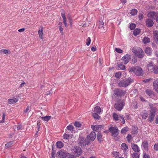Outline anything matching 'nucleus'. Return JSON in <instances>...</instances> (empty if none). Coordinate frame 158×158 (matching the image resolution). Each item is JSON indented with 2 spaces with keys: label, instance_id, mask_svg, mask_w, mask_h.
<instances>
[{
  "label": "nucleus",
  "instance_id": "nucleus-1",
  "mask_svg": "<svg viewBox=\"0 0 158 158\" xmlns=\"http://www.w3.org/2000/svg\"><path fill=\"white\" fill-rule=\"evenodd\" d=\"M128 70L130 73H133L138 76H142L143 74L142 69L138 66H134L129 67Z\"/></svg>",
  "mask_w": 158,
  "mask_h": 158
},
{
  "label": "nucleus",
  "instance_id": "nucleus-2",
  "mask_svg": "<svg viewBox=\"0 0 158 158\" xmlns=\"http://www.w3.org/2000/svg\"><path fill=\"white\" fill-rule=\"evenodd\" d=\"M133 81L130 78H128L120 81L118 83V85L120 87H126Z\"/></svg>",
  "mask_w": 158,
  "mask_h": 158
},
{
  "label": "nucleus",
  "instance_id": "nucleus-3",
  "mask_svg": "<svg viewBox=\"0 0 158 158\" xmlns=\"http://www.w3.org/2000/svg\"><path fill=\"white\" fill-rule=\"evenodd\" d=\"M156 110V108L155 107H152L150 112L149 115L148 119L150 123H151L153 120Z\"/></svg>",
  "mask_w": 158,
  "mask_h": 158
},
{
  "label": "nucleus",
  "instance_id": "nucleus-4",
  "mask_svg": "<svg viewBox=\"0 0 158 158\" xmlns=\"http://www.w3.org/2000/svg\"><path fill=\"white\" fill-rule=\"evenodd\" d=\"M114 95L117 97H121L124 95L126 92L122 89L118 88L115 89L113 91Z\"/></svg>",
  "mask_w": 158,
  "mask_h": 158
},
{
  "label": "nucleus",
  "instance_id": "nucleus-5",
  "mask_svg": "<svg viewBox=\"0 0 158 158\" xmlns=\"http://www.w3.org/2000/svg\"><path fill=\"white\" fill-rule=\"evenodd\" d=\"M78 142L79 145L82 147L88 144L89 143V141H88L87 139L86 140L84 137L81 136L78 138Z\"/></svg>",
  "mask_w": 158,
  "mask_h": 158
},
{
  "label": "nucleus",
  "instance_id": "nucleus-6",
  "mask_svg": "<svg viewBox=\"0 0 158 158\" xmlns=\"http://www.w3.org/2000/svg\"><path fill=\"white\" fill-rule=\"evenodd\" d=\"M125 103L123 100H119L114 105V108L118 111H121L123 108Z\"/></svg>",
  "mask_w": 158,
  "mask_h": 158
},
{
  "label": "nucleus",
  "instance_id": "nucleus-7",
  "mask_svg": "<svg viewBox=\"0 0 158 158\" xmlns=\"http://www.w3.org/2000/svg\"><path fill=\"white\" fill-rule=\"evenodd\" d=\"M132 52L139 58H142L143 57L144 52L140 48L133 50Z\"/></svg>",
  "mask_w": 158,
  "mask_h": 158
},
{
  "label": "nucleus",
  "instance_id": "nucleus-8",
  "mask_svg": "<svg viewBox=\"0 0 158 158\" xmlns=\"http://www.w3.org/2000/svg\"><path fill=\"white\" fill-rule=\"evenodd\" d=\"M109 130L111 132L112 135L114 137L117 136L119 133V131L117 127H110L109 128Z\"/></svg>",
  "mask_w": 158,
  "mask_h": 158
},
{
  "label": "nucleus",
  "instance_id": "nucleus-9",
  "mask_svg": "<svg viewBox=\"0 0 158 158\" xmlns=\"http://www.w3.org/2000/svg\"><path fill=\"white\" fill-rule=\"evenodd\" d=\"M148 142L146 140H143L142 143L141 148L144 152H147L148 149Z\"/></svg>",
  "mask_w": 158,
  "mask_h": 158
},
{
  "label": "nucleus",
  "instance_id": "nucleus-10",
  "mask_svg": "<svg viewBox=\"0 0 158 158\" xmlns=\"http://www.w3.org/2000/svg\"><path fill=\"white\" fill-rule=\"evenodd\" d=\"M73 150L74 153L78 156H80L82 153L81 148L77 146H75L73 147Z\"/></svg>",
  "mask_w": 158,
  "mask_h": 158
},
{
  "label": "nucleus",
  "instance_id": "nucleus-11",
  "mask_svg": "<svg viewBox=\"0 0 158 158\" xmlns=\"http://www.w3.org/2000/svg\"><path fill=\"white\" fill-rule=\"evenodd\" d=\"M131 59V56L128 54H126L121 59L122 63L124 64H127Z\"/></svg>",
  "mask_w": 158,
  "mask_h": 158
},
{
  "label": "nucleus",
  "instance_id": "nucleus-12",
  "mask_svg": "<svg viewBox=\"0 0 158 158\" xmlns=\"http://www.w3.org/2000/svg\"><path fill=\"white\" fill-rule=\"evenodd\" d=\"M96 137V134L94 131L91 132L90 134L88 135L87 137V140L89 141H93Z\"/></svg>",
  "mask_w": 158,
  "mask_h": 158
},
{
  "label": "nucleus",
  "instance_id": "nucleus-13",
  "mask_svg": "<svg viewBox=\"0 0 158 158\" xmlns=\"http://www.w3.org/2000/svg\"><path fill=\"white\" fill-rule=\"evenodd\" d=\"M104 125H95V126L92 125L91 128L94 131H99L101 130L104 127Z\"/></svg>",
  "mask_w": 158,
  "mask_h": 158
},
{
  "label": "nucleus",
  "instance_id": "nucleus-14",
  "mask_svg": "<svg viewBox=\"0 0 158 158\" xmlns=\"http://www.w3.org/2000/svg\"><path fill=\"white\" fill-rule=\"evenodd\" d=\"M158 15V12L155 11H151L148 14V16L149 18H152L154 19H155Z\"/></svg>",
  "mask_w": 158,
  "mask_h": 158
},
{
  "label": "nucleus",
  "instance_id": "nucleus-15",
  "mask_svg": "<svg viewBox=\"0 0 158 158\" xmlns=\"http://www.w3.org/2000/svg\"><path fill=\"white\" fill-rule=\"evenodd\" d=\"M60 158H66L67 156H68L69 153L63 152L62 151H60L58 152Z\"/></svg>",
  "mask_w": 158,
  "mask_h": 158
},
{
  "label": "nucleus",
  "instance_id": "nucleus-16",
  "mask_svg": "<svg viewBox=\"0 0 158 158\" xmlns=\"http://www.w3.org/2000/svg\"><path fill=\"white\" fill-rule=\"evenodd\" d=\"M155 65L153 64L152 63H150L147 65V67L148 70L150 72H152L154 71V68L155 67Z\"/></svg>",
  "mask_w": 158,
  "mask_h": 158
},
{
  "label": "nucleus",
  "instance_id": "nucleus-17",
  "mask_svg": "<svg viewBox=\"0 0 158 158\" xmlns=\"http://www.w3.org/2000/svg\"><path fill=\"white\" fill-rule=\"evenodd\" d=\"M131 147L133 150L135 152H139L140 151L139 148L137 144L132 143Z\"/></svg>",
  "mask_w": 158,
  "mask_h": 158
},
{
  "label": "nucleus",
  "instance_id": "nucleus-18",
  "mask_svg": "<svg viewBox=\"0 0 158 158\" xmlns=\"http://www.w3.org/2000/svg\"><path fill=\"white\" fill-rule=\"evenodd\" d=\"M146 23L147 26L149 27H152L154 24L153 21L149 19H147Z\"/></svg>",
  "mask_w": 158,
  "mask_h": 158
},
{
  "label": "nucleus",
  "instance_id": "nucleus-19",
  "mask_svg": "<svg viewBox=\"0 0 158 158\" xmlns=\"http://www.w3.org/2000/svg\"><path fill=\"white\" fill-rule=\"evenodd\" d=\"M152 50L149 47H147L144 50V51L148 55H151L152 52Z\"/></svg>",
  "mask_w": 158,
  "mask_h": 158
},
{
  "label": "nucleus",
  "instance_id": "nucleus-20",
  "mask_svg": "<svg viewBox=\"0 0 158 158\" xmlns=\"http://www.w3.org/2000/svg\"><path fill=\"white\" fill-rule=\"evenodd\" d=\"M153 33L155 41L156 43L158 44V31H154Z\"/></svg>",
  "mask_w": 158,
  "mask_h": 158
},
{
  "label": "nucleus",
  "instance_id": "nucleus-21",
  "mask_svg": "<svg viewBox=\"0 0 158 158\" xmlns=\"http://www.w3.org/2000/svg\"><path fill=\"white\" fill-rule=\"evenodd\" d=\"M18 101V99L17 98H15L13 99H9L8 100V102L9 104H12L15 103Z\"/></svg>",
  "mask_w": 158,
  "mask_h": 158
},
{
  "label": "nucleus",
  "instance_id": "nucleus-22",
  "mask_svg": "<svg viewBox=\"0 0 158 158\" xmlns=\"http://www.w3.org/2000/svg\"><path fill=\"white\" fill-rule=\"evenodd\" d=\"M61 15L62 17L63 20V23L64 24V26H65V27H67V24L66 22V19L65 17L64 13V12L61 13Z\"/></svg>",
  "mask_w": 158,
  "mask_h": 158
},
{
  "label": "nucleus",
  "instance_id": "nucleus-23",
  "mask_svg": "<svg viewBox=\"0 0 158 158\" xmlns=\"http://www.w3.org/2000/svg\"><path fill=\"white\" fill-rule=\"evenodd\" d=\"M148 115V113L145 111L142 112L141 113V116H142L143 119H145L147 118Z\"/></svg>",
  "mask_w": 158,
  "mask_h": 158
},
{
  "label": "nucleus",
  "instance_id": "nucleus-24",
  "mask_svg": "<svg viewBox=\"0 0 158 158\" xmlns=\"http://www.w3.org/2000/svg\"><path fill=\"white\" fill-rule=\"evenodd\" d=\"M44 121H48L50 119H52V118L51 116H46L44 117H40Z\"/></svg>",
  "mask_w": 158,
  "mask_h": 158
},
{
  "label": "nucleus",
  "instance_id": "nucleus-25",
  "mask_svg": "<svg viewBox=\"0 0 158 158\" xmlns=\"http://www.w3.org/2000/svg\"><path fill=\"white\" fill-rule=\"evenodd\" d=\"M153 85L155 90L158 92V80L154 81L153 83Z\"/></svg>",
  "mask_w": 158,
  "mask_h": 158
},
{
  "label": "nucleus",
  "instance_id": "nucleus-26",
  "mask_svg": "<svg viewBox=\"0 0 158 158\" xmlns=\"http://www.w3.org/2000/svg\"><path fill=\"white\" fill-rule=\"evenodd\" d=\"M56 145V147L59 148H60L64 146L63 143L60 141L57 142Z\"/></svg>",
  "mask_w": 158,
  "mask_h": 158
},
{
  "label": "nucleus",
  "instance_id": "nucleus-27",
  "mask_svg": "<svg viewBox=\"0 0 158 158\" xmlns=\"http://www.w3.org/2000/svg\"><path fill=\"white\" fill-rule=\"evenodd\" d=\"M121 149L123 151H126L128 149V147L125 143H122L121 145Z\"/></svg>",
  "mask_w": 158,
  "mask_h": 158
},
{
  "label": "nucleus",
  "instance_id": "nucleus-28",
  "mask_svg": "<svg viewBox=\"0 0 158 158\" xmlns=\"http://www.w3.org/2000/svg\"><path fill=\"white\" fill-rule=\"evenodd\" d=\"M41 29L39 30L38 31V33L39 35L40 38L42 39L43 38V30L44 28L42 27H41Z\"/></svg>",
  "mask_w": 158,
  "mask_h": 158
},
{
  "label": "nucleus",
  "instance_id": "nucleus-29",
  "mask_svg": "<svg viewBox=\"0 0 158 158\" xmlns=\"http://www.w3.org/2000/svg\"><path fill=\"white\" fill-rule=\"evenodd\" d=\"M10 53V51L9 50L7 49H1L0 51V53L1 54H8Z\"/></svg>",
  "mask_w": 158,
  "mask_h": 158
},
{
  "label": "nucleus",
  "instance_id": "nucleus-30",
  "mask_svg": "<svg viewBox=\"0 0 158 158\" xmlns=\"http://www.w3.org/2000/svg\"><path fill=\"white\" fill-rule=\"evenodd\" d=\"M94 113L100 114L101 112V109L100 107L99 106H97L94 108Z\"/></svg>",
  "mask_w": 158,
  "mask_h": 158
},
{
  "label": "nucleus",
  "instance_id": "nucleus-31",
  "mask_svg": "<svg viewBox=\"0 0 158 158\" xmlns=\"http://www.w3.org/2000/svg\"><path fill=\"white\" fill-rule=\"evenodd\" d=\"M146 94L150 96H152L154 95V93L153 91L150 89H147L146 90Z\"/></svg>",
  "mask_w": 158,
  "mask_h": 158
},
{
  "label": "nucleus",
  "instance_id": "nucleus-32",
  "mask_svg": "<svg viewBox=\"0 0 158 158\" xmlns=\"http://www.w3.org/2000/svg\"><path fill=\"white\" fill-rule=\"evenodd\" d=\"M138 11L135 9H132L131 10L130 14L132 16L136 15Z\"/></svg>",
  "mask_w": 158,
  "mask_h": 158
},
{
  "label": "nucleus",
  "instance_id": "nucleus-33",
  "mask_svg": "<svg viewBox=\"0 0 158 158\" xmlns=\"http://www.w3.org/2000/svg\"><path fill=\"white\" fill-rule=\"evenodd\" d=\"M128 130L129 128L127 127H125L121 130V132L122 134H125Z\"/></svg>",
  "mask_w": 158,
  "mask_h": 158
},
{
  "label": "nucleus",
  "instance_id": "nucleus-34",
  "mask_svg": "<svg viewBox=\"0 0 158 158\" xmlns=\"http://www.w3.org/2000/svg\"><path fill=\"white\" fill-rule=\"evenodd\" d=\"M140 32V29L136 28L133 31V34L135 36L138 35Z\"/></svg>",
  "mask_w": 158,
  "mask_h": 158
},
{
  "label": "nucleus",
  "instance_id": "nucleus-35",
  "mask_svg": "<svg viewBox=\"0 0 158 158\" xmlns=\"http://www.w3.org/2000/svg\"><path fill=\"white\" fill-rule=\"evenodd\" d=\"M117 66L121 70H124L126 69L125 66L123 64H121L117 63Z\"/></svg>",
  "mask_w": 158,
  "mask_h": 158
},
{
  "label": "nucleus",
  "instance_id": "nucleus-36",
  "mask_svg": "<svg viewBox=\"0 0 158 158\" xmlns=\"http://www.w3.org/2000/svg\"><path fill=\"white\" fill-rule=\"evenodd\" d=\"M102 136L101 134L98 132L97 134V139L98 141L99 142H101L102 141Z\"/></svg>",
  "mask_w": 158,
  "mask_h": 158
},
{
  "label": "nucleus",
  "instance_id": "nucleus-37",
  "mask_svg": "<svg viewBox=\"0 0 158 158\" xmlns=\"http://www.w3.org/2000/svg\"><path fill=\"white\" fill-rule=\"evenodd\" d=\"M67 129L71 132L73 131L74 130L73 127L71 125H68L67 127Z\"/></svg>",
  "mask_w": 158,
  "mask_h": 158
},
{
  "label": "nucleus",
  "instance_id": "nucleus-38",
  "mask_svg": "<svg viewBox=\"0 0 158 158\" xmlns=\"http://www.w3.org/2000/svg\"><path fill=\"white\" fill-rule=\"evenodd\" d=\"M144 44H146L149 43L150 41V40L148 37H145L144 38L143 40Z\"/></svg>",
  "mask_w": 158,
  "mask_h": 158
},
{
  "label": "nucleus",
  "instance_id": "nucleus-39",
  "mask_svg": "<svg viewBox=\"0 0 158 158\" xmlns=\"http://www.w3.org/2000/svg\"><path fill=\"white\" fill-rule=\"evenodd\" d=\"M132 156L133 158H139V156L137 152H133L132 154Z\"/></svg>",
  "mask_w": 158,
  "mask_h": 158
},
{
  "label": "nucleus",
  "instance_id": "nucleus-40",
  "mask_svg": "<svg viewBox=\"0 0 158 158\" xmlns=\"http://www.w3.org/2000/svg\"><path fill=\"white\" fill-rule=\"evenodd\" d=\"M112 154L113 155L114 157L117 158L119 156V153L117 151H114L112 153Z\"/></svg>",
  "mask_w": 158,
  "mask_h": 158
},
{
  "label": "nucleus",
  "instance_id": "nucleus-41",
  "mask_svg": "<svg viewBox=\"0 0 158 158\" xmlns=\"http://www.w3.org/2000/svg\"><path fill=\"white\" fill-rule=\"evenodd\" d=\"M98 114L94 113L93 114V116L94 118L96 119H99L100 118V117L98 115Z\"/></svg>",
  "mask_w": 158,
  "mask_h": 158
},
{
  "label": "nucleus",
  "instance_id": "nucleus-42",
  "mask_svg": "<svg viewBox=\"0 0 158 158\" xmlns=\"http://www.w3.org/2000/svg\"><path fill=\"white\" fill-rule=\"evenodd\" d=\"M121 72H116L115 74V77L118 78H119L121 77Z\"/></svg>",
  "mask_w": 158,
  "mask_h": 158
},
{
  "label": "nucleus",
  "instance_id": "nucleus-43",
  "mask_svg": "<svg viewBox=\"0 0 158 158\" xmlns=\"http://www.w3.org/2000/svg\"><path fill=\"white\" fill-rule=\"evenodd\" d=\"M113 117L115 121H118V115L116 113H114L113 114Z\"/></svg>",
  "mask_w": 158,
  "mask_h": 158
},
{
  "label": "nucleus",
  "instance_id": "nucleus-44",
  "mask_svg": "<svg viewBox=\"0 0 158 158\" xmlns=\"http://www.w3.org/2000/svg\"><path fill=\"white\" fill-rule=\"evenodd\" d=\"M136 27V25L135 23H131L130 25V28L131 30H133Z\"/></svg>",
  "mask_w": 158,
  "mask_h": 158
},
{
  "label": "nucleus",
  "instance_id": "nucleus-45",
  "mask_svg": "<svg viewBox=\"0 0 158 158\" xmlns=\"http://www.w3.org/2000/svg\"><path fill=\"white\" fill-rule=\"evenodd\" d=\"M103 25L104 23L102 21H99L98 23V27L100 28H101L103 27Z\"/></svg>",
  "mask_w": 158,
  "mask_h": 158
},
{
  "label": "nucleus",
  "instance_id": "nucleus-46",
  "mask_svg": "<svg viewBox=\"0 0 158 158\" xmlns=\"http://www.w3.org/2000/svg\"><path fill=\"white\" fill-rule=\"evenodd\" d=\"M127 141L129 143L130 142L131 140V135L128 134L127 137Z\"/></svg>",
  "mask_w": 158,
  "mask_h": 158
},
{
  "label": "nucleus",
  "instance_id": "nucleus-47",
  "mask_svg": "<svg viewBox=\"0 0 158 158\" xmlns=\"http://www.w3.org/2000/svg\"><path fill=\"white\" fill-rule=\"evenodd\" d=\"M119 117L122 120V123L124 124L125 123V120L124 118L123 117V115L121 114H119Z\"/></svg>",
  "mask_w": 158,
  "mask_h": 158
},
{
  "label": "nucleus",
  "instance_id": "nucleus-48",
  "mask_svg": "<svg viewBox=\"0 0 158 158\" xmlns=\"http://www.w3.org/2000/svg\"><path fill=\"white\" fill-rule=\"evenodd\" d=\"M74 126L77 127H81V124L78 122H75L74 123Z\"/></svg>",
  "mask_w": 158,
  "mask_h": 158
},
{
  "label": "nucleus",
  "instance_id": "nucleus-49",
  "mask_svg": "<svg viewBox=\"0 0 158 158\" xmlns=\"http://www.w3.org/2000/svg\"><path fill=\"white\" fill-rule=\"evenodd\" d=\"M86 44L87 45L89 46L90 44L91 41L90 38V37L88 38L86 40Z\"/></svg>",
  "mask_w": 158,
  "mask_h": 158
},
{
  "label": "nucleus",
  "instance_id": "nucleus-50",
  "mask_svg": "<svg viewBox=\"0 0 158 158\" xmlns=\"http://www.w3.org/2000/svg\"><path fill=\"white\" fill-rule=\"evenodd\" d=\"M115 51L118 53H122L123 52V51L119 48H116L115 49Z\"/></svg>",
  "mask_w": 158,
  "mask_h": 158
},
{
  "label": "nucleus",
  "instance_id": "nucleus-51",
  "mask_svg": "<svg viewBox=\"0 0 158 158\" xmlns=\"http://www.w3.org/2000/svg\"><path fill=\"white\" fill-rule=\"evenodd\" d=\"M5 114L3 113L2 116V120L0 121V123H3L5 122Z\"/></svg>",
  "mask_w": 158,
  "mask_h": 158
},
{
  "label": "nucleus",
  "instance_id": "nucleus-52",
  "mask_svg": "<svg viewBox=\"0 0 158 158\" xmlns=\"http://www.w3.org/2000/svg\"><path fill=\"white\" fill-rule=\"evenodd\" d=\"M143 158H150L149 156L146 153V152H143Z\"/></svg>",
  "mask_w": 158,
  "mask_h": 158
},
{
  "label": "nucleus",
  "instance_id": "nucleus-53",
  "mask_svg": "<svg viewBox=\"0 0 158 158\" xmlns=\"http://www.w3.org/2000/svg\"><path fill=\"white\" fill-rule=\"evenodd\" d=\"M137 58L136 57H135L133 58L132 60V63L135 64L137 61Z\"/></svg>",
  "mask_w": 158,
  "mask_h": 158
},
{
  "label": "nucleus",
  "instance_id": "nucleus-54",
  "mask_svg": "<svg viewBox=\"0 0 158 158\" xmlns=\"http://www.w3.org/2000/svg\"><path fill=\"white\" fill-rule=\"evenodd\" d=\"M154 149L156 151H158V143H156L154 144Z\"/></svg>",
  "mask_w": 158,
  "mask_h": 158
},
{
  "label": "nucleus",
  "instance_id": "nucleus-55",
  "mask_svg": "<svg viewBox=\"0 0 158 158\" xmlns=\"http://www.w3.org/2000/svg\"><path fill=\"white\" fill-rule=\"evenodd\" d=\"M12 143L11 142H8L5 145V148H8L10 147Z\"/></svg>",
  "mask_w": 158,
  "mask_h": 158
},
{
  "label": "nucleus",
  "instance_id": "nucleus-56",
  "mask_svg": "<svg viewBox=\"0 0 158 158\" xmlns=\"http://www.w3.org/2000/svg\"><path fill=\"white\" fill-rule=\"evenodd\" d=\"M69 136L70 135L69 134H65L64 135L63 137L64 139H69Z\"/></svg>",
  "mask_w": 158,
  "mask_h": 158
},
{
  "label": "nucleus",
  "instance_id": "nucleus-57",
  "mask_svg": "<svg viewBox=\"0 0 158 158\" xmlns=\"http://www.w3.org/2000/svg\"><path fill=\"white\" fill-rule=\"evenodd\" d=\"M30 107L29 106H27L26 109L24 110V112L25 113H28L29 111Z\"/></svg>",
  "mask_w": 158,
  "mask_h": 158
},
{
  "label": "nucleus",
  "instance_id": "nucleus-58",
  "mask_svg": "<svg viewBox=\"0 0 158 158\" xmlns=\"http://www.w3.org/2000/svg\"><path fill=\"white\" fill-rule=\"evenodd\" d=\"M143 13H141L139 14V18L140 20H141L143 19Z\"/></svg>",
  "mask_w": 158,
  "mask_h": 158
},
{
  "label": "nucleus",
  "instance_id": "nucleus-59",
  "mask_svg": "<svg viewBox=\"0 0 158 158\" xmlns=\"http://www.w3.org/2000/svg\"><path fill=\"white\" fill-rule=\"evenodd\" d=\"M59 29L60 33L61 34H63V28H62L61 25L59 26Z\"/></svg>",
  "mask_w": 158,
  "mask_h": 158
},
{
  "label": "nucleus",
  "instance_id": "nucleus-60",
  "mask_svg": "<svg viewBox=\"0 0 158 158\" xmlns=\"http://www.w3.org/2000/svg\"><path fill=\"white\" fill-rule=\"evenodd\" d=\"M153 72L155 73L158 74V68L155 67L154 68V71Z\"/></svg>",
  "mask_w": 158,
  "mask_h": 158
},
{
  "label": "nucleus",
  "instance_id": "nucleus-61",
  "mask_svg": "<svg viewBox=\"0 0 158 158\" xmlns=\"http://www.w3.org/2000/svg\"><path fill=\"white\" fill-rule=\"evenodd\" d=\"M68 158H76L74 155H71L70 154H69L68 156Z\"/></svg>",
  "mask_w": 158,
  "mask_h": 158
},
{
  "label": "nucleus",
  "instance_id": "nucleus-62",
  "mask_svg": "<svg viewBox=\"0 0 158 158\" xmlns=\"http://www.w3.org/2000/svg\"><path fill=\"white\" fill-rule=\"evenodd\" d=\"M152 80L151 78H148L144 80L143 81L144 82L147 83L149 82Z\"/></svg>",
  "mask_w": 158,
  "mask_h": 158
},
{
  "label": "nucleus",
  "instance_id": "nucleus-63",
  "mask_svg": "<svg viewBox=\"0 0 158 158\" xmlns=\"http://www.w3.org/2000/svg\"><path fill=\"white\" fill-rule=\"evenodd\" d=\"M96 50V48L95 46H93L91 48V50L93 52H95Z\"/></svg>",
  "mask_w": 158,
  "mask_h": 158
},
{
  "label": "nucleus",
  "instance_id": "nucleus-64",
  "mask_svg": "<svg viewBox=\"0 0 158 158\" xmlns=\"http://www.w3.org/2000/svg\"><path fill=\"white\" fill-rule=\"evenodd\" d=\"M22 127V126L21 125H18L17 127V130H20L21 129Z\"/></svg>",
  "mask_w": 158,
  "mask_h": 158
}]
</instances>
